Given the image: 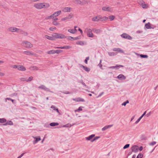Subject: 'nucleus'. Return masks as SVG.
Returning a JSON list of instances; mask_svg holds the SVG:
<instances>
[{
  "label": "nucleus",
  "mask_w": 158,
  "mask_h": 158,
  "mask_svg": "<svg viewBox=\"0 0 158 158\" xmlns=\"http://www.w3.org/2000/svg\"><path fill=\"white\" fill-rule=\"evenodd\" d=\"M50 6L49 3L45 2L38 3H35L34 5V7L38 10H41L42 9L47 8Z\"/></svg>",
  "instance_id": "obj_1"
},
{
  "label": "nucleus",
  "mask_w": 158,
  "mask_h": 158,
  "mask_svg": "<svg viewBox=\"0 0 158 158\" xmlns=\"http://www.w3.org/2000/svg\"><path fill=\"white\" fill-rule=\"evenodd\" d=\"M108 18L106 16L102 17L100 15H98L92 18V20L94 22H98L99 21H103L107 20Z\"/></svg>",
  "instance_id": "obj_2"
},
{
  "label": "nucleus",
  "mask_w": 158,
  "mask_h": 158,
  "mask_svg": "<svg viewBox=\"0 0 158 158\" xmlns=\"http://www.w3.org/2000/svg\"><path fill=\"white\" fill-rule=\"evenodd\" d=\"M21 45L22 46L27 48H31L33 47V45L30 42L27 41H23L21 43Z\"/></svg>",
  "instance_id": "obj_3"
},
{
  "label": "nucleus",
  "mask_w": 158,
  "mask_h": 158,
  "mask_svg": "<svg viewBox=\"0 0 158 158\" xmlns=\"http://www.w3.org/2000/svg\"><path fill=\"white\" fill-rule=\"evenodd\" d=\"M52 36L53 38H55L57 39H64L66 37L65 35L62 34H59L58 33H54L52 35Z\"/></svg>",
  "instance_id": "obj_4"
},
{
  "label": "nucleus",
  "mask_w": 158,
  "mask_h": 158,
  "mask_svg": "<svg viewBox=\"0 0 158 158\" xmlns=\"http://www.w3.org/2000/svg\"><path fill=\"white\" fill-rule=\"evenodd\" d=\"M8 30L9 31L12 32H16L18 33L19 30V29L15 27H11L9 28Z\"/></svg>",
  "instance_id": "obj_5"
},
{
  "label": "nucleus",
  "mask_w": 158,
  "mask_h": 158,
  "mask_svg": "<svg viewBox=\"0 0 158 158\" xmlns=\"http://www.w3.org/2000/svg\"><path fill=\"white\" fill-rule=\"evenodd\" d=\"M86 30L87 31V35L89 37L93 38L94 37V35L92 32V30L90 29L87 28L86 29Z\"/></svg>",
  "instance_id": "obj_6"
},
{
  "label": "nucleus",
  "mask_w": 158,
  "mask_h": 158,
  "mask_svg": "<svg viewBox=\"0 0 158 158\" xmlns=\"http://www.w3.org/2000/svg\"><path fill=\"white\" fill-rule=\"evenodd\" d=\"M121 37L123 38L131 40L132 38L129 35L126 33H123L121 35Z\"/></svg>",
  "instance_id": "obj_7"
},
{
  "label": "nucleus",
  "mask_w": 158,
  "mask_h": 158,
  "mask_svg": "<svg viewBox=\"0 0 158 158\" xmlns=\"http://www.w3.org/2000/svg\"><path fill=\"white\" fill-rule=\"evenodd\" d=\"M73 16V15L71 13L69 14L68 16L65 17L61 19V21L68 20L71 19Z\"/></svg>",
  "instance_id": "obj_8"
},
{
  "label": "nucleus",
  "mask_w": 158,
  "mask_h": 158,
  "mask_svg": "<svg viewBox=\"0 0 158 158\" xmlns=\"http://www.w3.org/2000/svg\"><path fill=\"white\" fill-rule=\"evenodd\" d=\"M139 147L137 145H134L132 146L131 148L132 152L135 153L137 152L139 150Z\"/></svg>",
  "instance_id": "obj_9"
},
{
  "label": "nucleus",
  "mask_w": 158,
  "mask_h": 158,
  "mask_svg": "<svg viewBox=\"0 0 158 158\" xmlns=\"http://www.w3.org/2000/svg\"><path fill=\"white\" fill-rule=\"evenodd\" d=\"M72 8L70 7H63L62 9V10L64 12H69L72 11Z\"/></svg>",
  "instance_id": "obj_10"
},
{
  "label": "nucleus",
  "mask_w": 158,
  "mask_h": 158,
  "mask_svg": "<svg viewBox=\"0 0 158 158\" xmlns=\"http://www.w3.org/2000/svg\"><path fill=\"white\" fill-rule=\"evenodd\" d=\"M61 12V10H59L55 12L53 14L51 15L53 19L59 16Z\"/></svg>",
  "instance_id": "obj_11"
},
{
  "label": "nucleus",
  "mask_w": 158,
  "mask_h": 158,
  "mask_svg": "<svg viewBox=\"0 0 158 158\" xmlns=\"http://www.w3.org/2000/svg\"><path fill=\"white\" fill-rule=\"evenodd\" d=\"M102 10H103L109 12H111L112 11V8L110 7H103Z\"/></svg>",
  "instance_id": "obj_12"
},
{
  "label": "nucleus",
  "mask_w": 158,
  "mask_h": 158,
  "mask_svg": "<svg viewBox=\"0 0 158 158\" xmlns=\"http://www.w3.org/2000/svg\"><path fill=\"white\" fill-rule=\"evenodd\" d=\"M38 88L39 89H42L46 91H50V89L49 88H47L44 85H41L40 86H39Z\"/></svg>",
  "instance_id": "obj_13"
},
{
  "label": "nucleus",
  "mask_w": 158,
  "mask_h": 158,
  "mask_svg": "<svg viewBox=\"0 0 158 158\" xmlns=\"http://www.w3.org/2000/svg\"><path fill=\"white\" fill-rule=\"evenodd\" d=\"M73 100L77 102H84L85 101V100L81 98H73Z\"/></svg>",
  "instance_id": "obj_14"
},
{
  "label": "nucleus",
  "mask_w": 158,
  "mask_h": 158,
  "mask_svg": "<svg viewBox=\"0 0 158 158\" xmlns=\"http://www.w3.org/2000/svg\"><path fill=\"white\" fill-rule=\"evenodd\" d=\"M93 31L96 34H99L102 32V30L101 29H97L96 28H93L92 29Z\"/></svg>",
  "instance_id": "obj_15"
},
{
  "label": "nucleus",
  "mask_w": 158,
  "mask_h": 158,
  "mask_svg": "<svg viewBox=\"0 0 158 158\" xmlns=\"http://www.w3.org/2000/svg\"><path fill=\"white\" fill-rule=\"evenodd\" d=\"M18 69L20 71H25L26 70V68L22 65H18Z\"/></svg>",
  "instance_id": "obj_16"
},
{
  "label": "nucleus",
  "mask_w": 158,
  "mask_h": 158,
  "mask_svg": "<svg viewBox=\"0 0 158 158\" xmlns=\"http://www.w3.org/2000/svg\"><path fill=\"white\" fill-rule=\"evenodd\" d=\"M18 33H20L24 36H26L28 35V33L27 32L20 29H19V30Z\"/></svg>",
  "instance_id": "obj_17"
},
{
  "label": "nucleus",
  "mask_w": 158,
  "mask_h": 158,
  "mask_svg": "<svg viewBox=\"0 0 158 158\" xmlns=\"http://www.w3.org/2000/svg\"><path fill=\"white\" fill-rule=\"evenodd\" d=\"M95 135L94 134L91 135L85 138V139L87 141L91 140L94 137Z\"/></svg>",
  "instance_id": "obj_18"
},
{
  "label": "nucleus",
  "mask_w": 158,
  "mask_h": 158,
  "mask_svg": "<svg viewBox=\"0 0 158 158\" xmlns=\"http://www.w3.org/2000/svg\"><path fill=\"white\" fill-rule=\"evenodd\" d=\"M113 50L115 52H120L122 53H124L123 51L119 48H114L113 49Z\"/></svg>",
  "instance_id": "obj_19"
},
{
  "label": "nucleus",
  "mask_w": 158,
  "mask_h": 158,
  "mask_svg": "<svg viewBox=\"0 0 158 158\" xmlns=\"http://www.w3.org/2000/svg\"><path fill=\"white\" fill-rule=\"evenodd\" d=\"M120 67H123V66L122 65H116V66H111L109 67L110 69H115L116 68V69H118Z\"/></svg>",
  "instance_id": "obj_20"
},
{
  "label": "nucleus",
  "mask_w": 158,
  "mask_h": 158,
  "mask_svg": "<svg viewBox=\"0 0 158 158\" xmlns=\"http://www.w3.org/2000/svg\"><path fill=\"white\" fill-rule=\"evenodd\" d=\"M23 53L27 55H33L34 54L32 52L29 51H24Z\"/></svg>",
  "instance_id": "obj_21"
},
{
  "label": "nucleus",
  "mask_w": 158,
  "mask_h": 158,
  "mask_svg": "<svg viewBox=\"0 0 158 158\" xmlns=\"http://www.w3.org/2000/svg\"><path fill=\"white\" fill-rule=\"evenodd\" d=\"M34 139H36L35 140L33 141V143L34 144H35L37 143L38 142V141L41 140V139L40 136H38V137H34Z\"/></svg>",
  "instance_id": "obj_22"
},
{
  "label": "nucleus",
  "mask_w": 158,
  "mask_h": 158,
  "mask_svg": "<svg viewBox=\"0 0 158 158\" xmlns=\"http://www.w3.org/2000/svg\"><path fill=\"white\" fill-rule=\"evenodd\" d=\"M113 126V125L106 126L102 128V131H105L106 130V129H107L109 128H110V127H112Z\"/></svg>",
  "instance_id": "obj_23"
},
{
  "label": "nucleus",
  "mask_w": 158,
  "mask_h": 158,
  "mask_svg": "<svg viewBox=\"0 0 158 158\" xmlns=\"http://www.w3.org/2000/svg\"><path fill=\"white\" fill-rule=\"evenodd\" d=\"M68 31L72 34H74L76 33L77 31L76 29H69L68 30Z\"/></svg>",
  "instance_id": "obj_24"
},
{
  "label": "nucleus",
  "mask_w": 158,
  "mask_h": 158,
  "mask_svg": "<svg viewBox=\"0 0 158 158\" xmlns=\"http://www.w3.org/2000/svg\"><path fill=\"white\" fill-rule=\"evenodd\" d=\"M80 67H82L84 69V70L87 72H89L90 70V69L89 68H88L87 67L84 66L82 65H80Z\"/></svg>",
  "instance_id": "obj_25"
},
{
  "label": "nucleus",
  "mask_w": 158,
  "mask_h": 158,
  "mask_svg": "<svg viewBox=\"0 0 158 158\" xmlns=\"http://www.w3.org/2000/svg\"><path fill=\"white\" fill-rule=\"evenodd\" d=\"M13 124V122L11 121H8L5 124H3L4 125L6 126L8 125H12Z\"/></svg>",
  "instance_id": "obj_26"
},
{
  "label": "nucleus",
  "mask_w": 158,
  "mask_h": 158,
  "mask_svg": "<svg viewBox=\"0 0 158 158\" xmlns=\"http://www.w3.org/2000/svg\"><path fill=\"white\" fill-rule=\"evenodd\" d=\"M45 37L46 38L49 40H54V38H53V37L52 36H49V35H46L45 36Z\"/></svg>",
  "instance_id": "obj_27"
},
{
  "label": "nucleus",
  "mask_w": 158,
  "mask_h": 158,
  "mask_svg": "<svg viewBox=\"0 0 158 158\" xmlns=\"http://www.w3.org/2000/svg\"><path fill=\"white\" fill-rule=\"evenodd\" d=\"M116 77L119 79H125L126 78V77L122 74L119 75Z\"/></svg>",
  "instance_id": "obj_28"
},
{
  "label": "nucleus",
  "mask_w": 158,
  "mask_h": 158,
  "mask_svg": "<svg viewBox=\"0 0 158 158\" xmlns=\"http://www.w3.org/2000/svg\"><path fill=\"white\" fill-rule=\"evenodd\" d=\"M145 27L146 28L148 29H150L151 28L150 23H146L145 25Z\"/></svg>",
  "instance_id": "obj_29"
},
{
  "label": "nucleus",
  "mask_w": 158,
  "mask_h": 158,
  "mask_svg": "<svg viewBox=\"0 0 158 158\" xmlns=\"http://www.w3.org/2000/svg\"><path fill=\"white\" fill-rule=\"evenodd\" d=\"M108 54L110 56H114L115 55H116L117 54L116 53H115L114 52H108Z\"/></svg>",
  "instance_id": "obj_30"
},
{
  "label": "nucleus",
  "mask_w": 158,
  "mask_h": 158,
  "mask_svg": "<svg viewBox=\"0 0 158 158\" xmlns=\"http://www.w3.org/2000/svg\"><path fill=\"white\" fill-rule=\"evenodd\" d=\"M59 125V123H50V125L52 127H54L56 126H57Z\"/></svg>",
  "instance_id": "obj_31"
},
{
  "label": "nucleus",
  "mask_w": 158,
  "mask_h": 158,
  "mask_svg": "<svg viewBox=\"0 0 158 158\" xmlns=\"http://www.w3.org/2000/svg\"><path fill=\"white\" fill-rule=\"evenodd\" d=\"M46 53L48 54H55V50H52L47 52Z\"/></svg>",
  "instance_id": "obj_32"
},
{
  "label": "nucleus",
  "mask_w": 158,
  "mask_h": 158,
  "mask_svg": "<svg viewBox=\"0 0 158 158\" xmlns=\"http://www.w3.org/2000/svg\"><path fill=\"white\" fill-rule=\"evenodd\" d=\"M88 3V2L87 1L83 0L82 1H81V5H84V4H87Z\"/></svg>",
  "instance_id": "obj_33"
},
{
  "label": "nucleus",
  "mask_w": 158,
  "mask_h": 158,
  "mask_svg": "<svg viewBox=\"0 0 158 158\" xmlns=\"http://www.w3.org/2000/svg\"><path fill=\"white\" fill-rule=\"evenodd\" d=\"M30 69L32 70H38V68L36 66H31L30 67Z\"/></svg>",
  "instance_id": "obj_34"
},
{
  "label": "nucleus",
  "mask_w": 158,
  "mask_h": 158,
  "mask_svg": "<svg viewBox=\"0 0 158 158\" xmlns=\"http://www.w3.org/2000/svg\"><path fill=\"white\" fill-rule=\"evenodd\" d=\"M76 44L80 45H84V42L82 41H78L76 43Z\"/></svg>",
  "instance_id": "obj_35"
},
{
  "label": "nucleus",
  "mask_w": 158,
  "mask_h": 158,
  "mask_svg": "<svg viewBox=\"0 0 158 158\" xmlns=\"http://www.w3.org/2000/svg\"><path fill=\"white\" fill-rule=\"evenodd\" d=\"M138 2L139 5L141 6L145 2L143 0H139L138 1Z\"/></svg>",
  "instance_id": "obj_36"
},
{
  "label": "nucleus",
  "mask_w": 158,
  "mask_h": 158,
  "mask_svg": "<svg viewBox=\"0 0 158 158\" xmlns=\"http://www.w3.org/2000/svg\"><path fill=\"white\" fill-rule=\"evenodd\" d=\"M6 122V120L5 118H0V123H3Z\"/></svg>",
  "instance_id": "obj_37"
},
{
  "label": "nucleus",
  "mask_w": 158,
  "mask_h": 158,
  "mask_svg": "<svg viewBox=\"0 0 158 158\" xmlns=\"http://www.w3.org/2000/svg\"><path fill=\"white\" fill-rule=\"evenodd\" d=\"M52 23L55 26L58 25L60 24L58 22L56 21H53Z\"/></svg>",
  "instance_id": "obj_38"
},
{
  "label": "nucleus",
  "mask_w": 158,
  "mask_h": 158,
  "mask_svg": "<svg viewBox=\"0 0 158 158\" xmlns=\"http://www.w3.org/2000/svg\"><path fill=\"white\" fill-rule=\"evenodd\" d=\"M140 56L142 58H147L148 57V55H146L140 54Z\"/></svg>",
  "instance_id": "obj_39"
},
{
  "label": "nucleus",
  "mask_w": 158,
  "mask_h": 158,
  "mask_svg": "<svg viewBox=\"0 0 158 158\" xmlns=\"http://www.w3.org/2000/svg\"><path fill=\"white\" fill-rule=\"evenodd\" d=\"M100 138V136H96L92 140H91V142H93L94 141L96 140H97L99 138Z\"/></svg>",
  "instance_id": "obj_40"
},
{
  "label": "nucleus",
  "mask_w": 158,
  "mask_h": 158,
  "mask_svg": "<svg viewBox=\"0 0 158 158\" xmlns=\"http://www.w3.org/2000/svg\"><path fill=\"white\" fill-rule=\"evenodd\" d=\"M74 2L76 4L81 5V1L80 0H76L74 1Z\"/></svg>",
  "instance_id": "obj_41"
},
{
  "label": "nucleus",
  "mask_w": 158,
  "mask_h": 158,
  "mask_svg": "<svg viewBox=\"0 0 158 158\" xmlns=\"http://www.w3.org/2000/svg\"><path fill=\"white\" fill-rule=\"evenodd\" d=\"M62 52V50H55V53L59 54Z\"/></svg>",
  "instance_id": "obj_42"
},
{
  "label": "nucleus",
  "mask_w": 158,
  "mask_h": 158,
  "mask_svg": "<svg viewBox=\"0 0 158 158\" xmlns=\"http://www.w3.org/2000/svg\"><path fill=\"white\" fill-rule=\"evenodd\" d=\"M82 107L80 106V107H79L78 109L76 110H75V111H77V112H79L80 111H82Z\"/></svg>",
  "instance_id": "obj_43"
},
{
  "label": "nucleus",
  "mask_w": 158,
  "mask_h": 158,
  "mask_svg": "<svg viewBox=\"0 0 158 158\" xmlns=\"http://www.w3.org/2000/svg\"><path fill=\"white\" fill-rule=\"evenodd\" d=\"M114 16L113 15H110L109 16V19L110 21L113 20L114 19Z\"/></svg>",
  "instance_id": "obj_44"
},
{
  "label": "nucleus",
  "mask_w": 158,
  "mask_h": 158,
  "mask_svg": "<svg viewBox=\"0 0 158 158\" xmlns=\"http://www.w3.org/2000/svg\"><path fill=\"white\" fill-rule=\"evenodd\" d=\"M143 155L141 153H139L137 156L136 158H142L143 157Z\"/></svg>",
  "instance_id": "obj_45"
},
{
  "label": "nucleus",
  "mask_w": 158,
  "mask_h": 158,
  "mask_svg": "<svg viewBox=\"0 0 158 158\" xmlns=\"http://www.w3.org/2000/svg\"><path fill=\"white\" fill-rule=\"evenodd\" d=\"M130 144H126L123 147V149H125L128 148L129 147Z\"/></svg>",
  "instance_id": "obj_46"
},
{
  "label": "nucleus",
  "mask_w": 158,
  "mask_h": 158,
  "mask_svg": "<svg viewBox=\"0 0 158 158\" xmlns=\"http://www.w3.org/2000/svg\"><path fill=\"white\" fill-rule=\"evenodd\" d=\"M52 18L53 19V18L52 17V15H51L50 16L46 17L45 18V19L47 20V19H52Z\"/></svg>",
  "instance_id": "obj_47"
},
{
  "label": "nucleus",
  "mask_w": 158,
  "mask_h": 158,
  "mask_svg": "<svg viewBox=\"0 0 158 158\" xmlns=\"http://www.w3.org/2000/svg\"><path fill=\"white\" fill-rule=\"evenodd\" d=\"M54 48H59V49H64V46L63 47H55Z\"/></svg>",
  "instance_id": "obj_48"
},
{
  "label": "nucleus",
  "mask_w": 158,
  "mask_h": 158,
  "mask_svg": "<svg viewBox=\"0 0 158 158\" xmlns=\"http://www.w3.org/2000/svg\"><path fill=\"white\" fill-rule=\"evenodd\" d=\"M141 6L143 8H147V5L145 3V2H144V3H143V4H142Z\"/></svg>",
  "instance_id": "obj_49"
},
{
  "label": "nucleus",
  "mask_w": 158,
  "mask_h": 158,
  "mask_svg": "<svg viewBox=\"0 0 158 158\" xmlns=\"http://www.w3.org/2000/svg\"><path fill=\"white\" fill-rule=\"evenodd\" d=\"M18 65H14L13 66H11V67L13 68L14 69H18Z\"/></svg>",
  "instance_id": "obj_50"
},
{
  "label": "nucleus",
  "mask_w": 158,
  "mask_h": 158,
  "mask_svg": "<svg viewBox=\"0 0 158 158\" xmlns=\"http://www.w3.org/2000/svg\"><path fill=\"white\" fill-rule=\"evenodd\" d=\"M73 125H69V124H67L66 125H65L63 126L64 127H71Z\"/></svg>",
  "instance_id": "obj_51"
},
{
  "label": "nucleus",
  "mask_w": 158,
  "mask_h": 158,
  "mask_svg": "<svg viewBox=\"0 0 158 158\" xmlns=\"http://www.w3.org/2000/svg\"><path fill=\"white\" fill-rule=\"evenodd\" d=\"M64 49H69L71 48V47L70 46H64Z\"/></svg>",
  "instance_id": "obj_52"
},
{
  "label": "nucleus",
  "mask_w": 158,
  "mask_h": 158,
  "mask_svg": "<svg viewBox=\"0 0 158 158\" xmlns=\"http://www.w3.org/2000/svg\"><path fill=\"white\" fill-rule=\"evenodd\" d=\"M56 29V27H54V28L51 27L49 28V30L52 31H53L54 30H55Z\"/></svg>",
  "instance_id": "obj_53"
},
{
  "label": "nucleus",
  "mask_w": 158,
  "mask_h": 158,
  "mask_svg": "<svg viewBox=\"0 0 158 158\" xmlns=\"http://www.w3.org/2000/svg\"><path fill=\"white\" fill-rule=\"evenodd\" d=\"M156 143V142H155V141H153V142H151V143H150L149 144V145H154Z\"/></svg>",
  "instance_id": "obj_54"
},
{
  "label": "nucleus",
  "mask_w": 158,
  "mask_h": 158,
  "mask_svg": "<svg viewBox=\"0 0 158 158\" xmlns=\"http://www.w3.org/2000/svg\"><path fill=\"white\" fill-rule=\"evenodd\" d=\"M104 92H102V93H101L100 94H99V95L98 96H97V98H99V97L101 96L102 95H103V94H104Z\"/></svg>",
  "instance_id": "obj_55"
},
{
  "label": "nucleus",
  "mask_w": 158,
  "mask_h": 158,
  "mask_svg": "<svg viewBox=\"0 0 158 158\" xmlns=\"http://www.w3.org/2000/svg\"><path fill=\"white\" fill-rule=\"evenodd\" d=\"M146 113V111H145L144 113L143 114L139 117L141 119L145 115Z\"/></svg>",
  "instance_id": "obj_56"
},
{
  "label": "nucleus",
  "mask_w": 158,
  "mask_h": 158,
  "mask_svg": "<svg viewBox=\"0 0 158 158\" xmlns=\"http://www.w3.org/2000/svg\"><path fill=\"white\" fill-rule=\"evenodd\" d=\"M80 82L83 85H84L85 87H86V85H85V83L82 80H81L80 81Z\"/></svg>",
  "instance_id": "obj_57"
},
{
  "label": "nucleus",
  "mask_w": 158,
  "mask_h": 158,
  "mask_svg": "<svg viewBox=\"0 0 158 158\" xmlns=\"http://www.w3.org/2000/svg\"><path fill=\"white\" fill-rule=\"evenodd\" d=\"M141 118H139L137 120V121L135 122V123L136 124L137 123H138L139 122V121H140V120H141Z\"/></svg>",
  "instance_id": "obj_58"
},
{
  "label": "nucleus",
  "mask_w": 158,
  "mask_h": 158,
  "mask_svg": "<svg viewBox=\"0 0 158 158\" xmlns=\"http://www.w3.org/2000/svg\"><path fill=\"white\" fill-rule=\"evenodd\" d=\"M101 61H102V60H100V62L99 64H98V66H99V67H101H101H102V64H101Z\"/></svg>",
  "instance_id": "obj_59"
},
{
  "label": "nucleus",
  "mask_w": 158,
  "mask_h": 158,
  "mask_svg": "<svg viewBox=\"0 0 158 158\" xmlns=\"http://www.w3.org/2000/svg\"><path fill=\"white\" fill-rule=\"evenodd\" d=\"M69 40H74V38L71 36H69Z\"/></svg>",
  "instance_id": "obj_60"
},
{
  "label": "nucleus",
  "mask_w": 158,
  "mask_h": 158,
  "mask_svg": "<svg viewBox=\"0 0 158 158\" xmlns=\"http://www.w3.org/2000/svg\"><path fill=\"white\" fill-rule=\"evenodd\" d=\"M151 114V112H150L149 113L147 114L146 115L147 117H148Z\"/></svg>",
  "instance_id": "obj_61"
},
{
  "label": "nucleus",
  "mask_w": 158,
  "mask_h": 158,
  "mask_svg": "<svg viewBox=\"0 0 158 158\" xmlns=\"http://www.w3.org/2000/svg\"><path fill=\"white\" fill-rule=\"evenodd\" d=\"M78 31H79L81 33V34H83V31H82L80 28H78Z\"/></svg>",
  "instance_id": "obj_62"
},
{
  "label": "nucleus",
  "mask_w": 158,
  "mask_h": 158,
  "mask_svg": "<svg viewBox=\"0 0 158 158\" xmlns=\"http://www.w3.org/2000/svg\"><path fill=\"white\" fill-rule=\"evenodd\" d=\"M5 75V74L4 73L0 72V76H3Z\"/></svg>",
  "instance_id": "obj_63"
},
{
  "label": "nucleus",
  "mask_w": 158,
  "mask_h": 158,
  "mask_svg": "<svg viewBox=\"0 0 158 158\" xmlns=\"http://www.w3.org/2000/svg\"><path fill=\"white\" fill-rule=\"evenodd\" d=\"M25 153H23L21 154L20 156H19L17 158H21L24 155Z\"/></svg>",
  "instance_id": "obj_64"
}]
</instances>
